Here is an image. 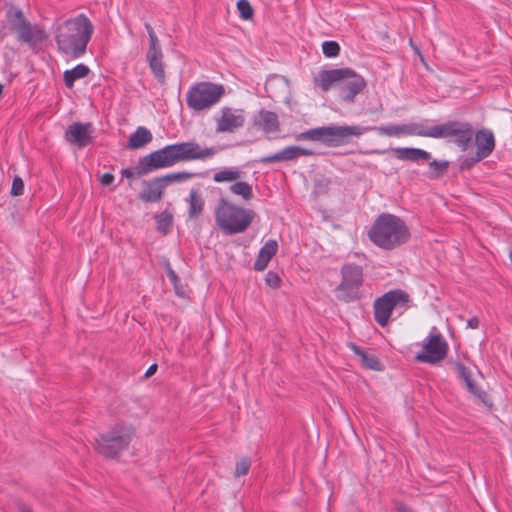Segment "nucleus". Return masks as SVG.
Listing matches in <instances>:
<instances>
[{"mask_svg":"<svg viewBox=\"0 0 512 512\" xmlns=\"http://www.w3.org/2000/svg\"><path fill=\"white\" fill-rule=\"evenodd\" d=\"M229 191L244 201H250L253 198L252 185L246 181L237 180L229 187Z\"/></svg>","mask_w":512,"mask_h":512,"instance_id":"c756f323","label":"nucleus"},{"mask_svg":"<svg viewBox=\"0 0 512 512\" xmlns=\"http://www.w3.org/2000/svg\"><path fill=\"white\" fill-rule=\"evenodd\" d=\"M215 222L225 235L245 232L255 219L252 209L244 208L231 201L221 198L215 207Z\"/></svg>","mask_w":512,"mask_h":512,"instance_id":"39448f33","label":"nucleus"},{"mask_svg":"<svg viewBox=\"0 0 512 512\" xmlns=\"http://www.w3.org/2000/svg\"><path fill=\"white\" fill-rule=\"evenodd\" d=\"M278 251V243L276 240H268L261 247L258 256L254 262V269L256 271H263L268 266L270 260L276 255Z\"/></svg>","mask_w":512,"mask_h":512,"instance_id":"4be33fe9","label":"nucleus"},{"mask_svg":"<svg viewBox=\"0 0 512 512\" xmlns=\"http://www.w3.org/2000/svg\"><path fill=\"white\" fill-rule=\"evenodd\" d=\"M397 159L402 161H429L431 154L420 148L397 147L392 149Z\"/></svg>","mask_w":512,"mask_h":512,"instance_id":"5701e85b","label":"nucleus"},{"mask_svg":"<svg viewBox=\"0 0 512 512\" xmlns=\"http://www.w3.org/2000/svg\"><path fill=\"white\" fill-rule=\"evenodd\" d=\"M251 462L248 458H242L239 462L236 463L234 476L241 477L248 473L250 469Z\"/></svg>","mask_w":512,"mask_h":512,"instance_id":"c9c22d12","label":"nucleus"},{"mask_svg":"<svg viewBox=\"0 0 512 512\" xmlns=\"http://www.w3.org/2000/svg\"><path fill=\"white\" fill-rule=\"evenodd\" d=\"M113 181H114V175L111 173H104L100 179L101 184L104 186H108V185L112 184Z\"/></svg>","mask_w":512,"mask_h":512,"instance_id":"79ce46f5","label":"nucleus"},{"mask_svg":"<svg viewBox=\"0 0 512 512\" xmlns=\"http://www.w3.org/2000/svg\"><path fill=\"white\" fill-rule=\"evenodd\" d=\"M24 193V182L19 176L13 178L11 194L13 196H20Z\"/></svg>","mask_w":512,"mask_h":512,"instance_id":"4c0bfd02","label":"nucleus"},{"mask_svg":"<svg viewBox=\"0 0 512 512\" xmlns=\"http://www.w3.org/2000/svg\"><path fill=\"white\" fill-rule=\"evenodd\" d=\"M456 371H457V374L460 377V379L464 382L468 391L471 394H473L474 396H476L477 398L484 401V399L486 397V393L484 391H482L481 389H479L476 386V384L472 381L471 370L468 367H466L464 364L457 362L456 363Z\"/></svg>","mask_w":512,"mask_h":512,"instance_id":"b1692460","label":"nucleus"},{"mask_svg":"<svg viewBox=\"0 0 512 512\" xmlns=\"http://www.w3.org/2000/svg\"><path fill=\"white\" fill-rule=\"evenodd\" d=\"M368 236L376 246L391 250L406 243L410 238V231L401 218L383 213L374 221Z\"/></svg>","mask_w":512,"mask_h":512,"instance_id":"20e7f679","label":"nucleus"},{"mask_svg":"<svg viewBox=\"0 0 512 512\" xmlns=\"http://www.w3.org/2000/svg\"><path fill=\"white\" fill-rule=\"evenodd\" d=\"M397 511L398 512H411V509L408 506L404 505V504H398L397 505Z\"/></svg>","mask_w":512,"mask_h":512,"instance_id":"de8ad7c7","label":"nucleus"},{"mask_svg":"<svg viewBox=\"0 0 512 512\" xmlns=\"http://www.w3.org/2000/svg\"><path fill=\"white\" fill-rule=\"evenodd\" d=\"M133 433L131 426L116 424L95 440V449L105 458H116L128 449Z\"/></svg>","mask_w":512,"mask_h":512,"instance_id":"6e6552de","label":"nucleus"},{"mask_svg":"<svg viewBox=\"0 0 512 512\" xmlns=\"http://www.w3.org/2000/svg\"><path fill=\"white\" fill-rule=\"evenodd\" d=\"M225 95L224 86L210 81L192 84L186 92V105L194 112L209 110Z\"/></svg>","mask_w":512,"mask_h":512,"instance_id":"0eeeda50","label":"nucleus"},{"mask_svg":"<svg viewBox=\"0 0 512 512\" xmlns=\"http://www.w3.org/2000/svg\"><path fill=\"white\" fill-rule=\"evenodd\" d=\"M372 153H377V154H381V153H383V151H380V150H375V151H372Z\"/></svg>","mask_w":512,"mask_h":512,"instance_id":"09e8293b","label":"nucleus"},{"mask_svg":"<svg viewBox=\"0 0 512 512\" xmlns=\"http://www.w3.org/2000/svg\"><path fill=\"white\" fill-rule=\"evenodd\" d=\"M189 204L188 216L190 219H197L204 209V200L197 190L192 189L187 199Z\"/></svg>","mask_w":512,"mask_h":512,"instance_id":"cd10ccee","label":"nucleus"},{"mask_svg":"<svg viewBox=\"0 0 512 512\" xmlns=\"http://www.w3.org/2000/svg\"><path fill=\"white\" fill-rule=\"evenodd\" d=\"M245 121L246 115L243 109L223 107L220 111V116L216 118V131L219 133H232L242 128Z\"/></svg>","mask_w":512,"mask_h":512,"instance_id":"4468645a","label":"nucleus"},{"mask_svg":"<svg viewBox=\"0 0 512 512\" xmlns=\"http://www.w3.org/2000/svg\"><path fill=\"white\" fill-rule=\"evenodd\" d=\"M314 86L322 92L338 88L340 98L347 102H354L356 96L366 88L365 79L352 68H337L320 70L313 78Z\"/></svg>","mask_w":512,"mask_h":512,"instance_id":"7ed1b4c3","label":"nucleus"},{"mask_svg":"<svg viewBox=\"0 0 512 512\" xmlns=\"http://www.w3.org/2000/svg\"><path fill=\"white\" fill-rule=\"evenodd\" d=\"M157 369H158L157 364L150 365L149 368L147 369L146 373H145V377L152 376L153 374L156 373Z\"/></svg>","mask_w":512,"mask_h":512,"instance_id":"49530a36","label":"nucleus"},{"mask_svg":"<svg viewBox=\"0 0 512 512\" xmlns=\"http://www.w3.org/2000/svg\"><path fill=\"white\" fill-rule=\"evenodd\" d=\"M198 174L188 171H180V172H174L167 174L165 176H161L160 180L163 181V183L166 185L174 183V182H185L188 181L194 177H196Z\"/></svg>","mask_w":512,"mask_h":512,"instance_id":"7c9ffc66","label":"nucleus"},{"mask_svg":"<svg viewBox=\"0 0 512 512\" xmlns=\"http://www.w3.org/2000/svg\"><path fill=\"white\" fill-rule=\"evenodd\" d=\"M341 281L334 292L342 302H354L361 298V288L364 284V269L355 263H345L340 269Z\"/></svg>","mask_w":512,"mask_h":512,"instance_id":"9d476101","label":"nucleus"},{"mask_svg":"<svg viewBox=\"0 0 512 512\" xmlns=\"http://www.w3.org/2000/svg\"><path fill=\"white\" fill-rule=\"evenodd\" d=\"M167 274H168L169 280L175 285L177 283V281L179 280L175 271L172 269H169Z\"/></svg>","mask_w":512,"mask_h":512,"instance_id":"a18cd8bd","label":"nucleus"},{"mask_svg":"<svg viewBox=\"0 0 512 512\" xmlns=\"http://www.w3.org/2000/svg\"><path fill=\"white\" fill-rule=\"evenodd\" d=\"M146 60L157 81L161 84L165 83V68L161 46L149 47L146 53Z\"/></svg>","mask_w":512,"mask_h":512,"instance_id":"aec40b11","label":"nucleus"},{"mask_svg":"<svg viewBox=\"0 0 512 512\" xmlns=\"http://www.w3.org/2000/svg\"><path fill=\"white\" fill-rule=\"evenodd\" d=\"M3 86L0 84V95L2 94Z\"/></svg>","mask_w":512,"mask_h":512,"instance_id":"8fccbe9b","label":"nucleus"},{"mask_svg":"<svg viewBox=\"0 0 512 512\" xmlns=\"http://www.w3.org/2000/svg\"><path fill=\"white\" fill-rule=\"evenodd\" d=\"M214 147L201 148L194 141L167 145L139 160L136 168H126L121 171L123 177L128 179L139 178L149 172L167 168L178 162L190 160H205L216 154Z\"/></svg>","mask_w":512,"mask_h":512,"instance_id":"f257e3e1","label":"nucleus"},{"mask_svg":"<svg viewBox=\"0 0 512 512\" xmlns=\"http://www.w3.org/2000/svg\"><path fill=\"white\" fill-rule=\"evenodd\" d=\"M473 139L476 145V154L478 159L489 157L495 149V137L493 132L488 128H482L474 131Z\"/></svg>","mask_w":512,"mask_h":512,"instance_id":"a211bd4d","label":"nucleus"},{"mask_svg":"<svg viewBox=\"0 0 512 512\" xmlns=\"http://www.w3.org/2000/svg\"><path fill=\"white\" fill-rule=\"evenodd\" d=\"M152 138L151 132L147 128L140 126L130 136L128 146L131 149H139L150 143Z\"/></svg>","mask_w":512,"mask_h":512,"instance_id":"bb28decb","label":"nucleus"},{"mask_svg":"<svg viewBox=\"0 0 512 512\" xmlns=\"http://www.w3.org/2000/svg\"><path fill=\"white\" fill-rule=\"evenodd\" d=\"M410 301L407 292L401 289H394L386 292L375 299L373 303L374 319L381 326L385 327L390 321L394 309H405Z\"/></svg>","mask_w":512,"mask_h":512,"instance_id":"9b49d317","label":"nucleus"},{"mask_svg":"<svg viewBox=\"0 0 512 512\" xmlns=\"http://www.w3.org/2000/svg\"><path fill=\"white\" fill-rule=\"evenodd\" d=\"M315 153L311 149L300 146H288L281 151L262 157L259 162L262 164H270L274 162L293 161L301 156H313Z\"/></svg>","mask_w":512,"mask_h":512,"instance_id":"f3484780","label":"nucleus"},{"mask_svg":"<svg viewBox=\"0 0 512 512\" xmlns=\"http://www.w3.org/2000/svg\"><path fill=\"white\" fill-rule=\"evenodd\" d=\"M482 159H478L477 158V154L475 153L474 155L470 156V157H466L462 162H461V169H469L471 168L474 164L480 162Z\"/></svg>","mask_w":512,"mask_h":512,"instance_id":"a19ab883","label":"nucleus"},{"mask_svg":"<svg viewBox=\"0 0 512 512\" xmlns=\"http://www.w3.org/2000/svg\"><path fill=\"white\" fill-rule=\"evenodd\" d=\"M474 129L466 121H448L427 128V137L435 139H448L461 151H467L472 143Z\"/></svg>","mask_w":512,"mask_h":512,"instance_id":"1a4fd4ad","label":"nucleus"},{"mask_svg":"<svg viewBox=\"0 0 512 512\" xmlns=\"http://www.w3.org/2000/svg\"><path fill=\"white\" fill-rule=\"evenodd\" d=\"M145 28L149 36V47L160 45L159 39L152 26L149 23H145Z\"/></svg>","mask_w":512,"mask_h":512,"instance_id":"58836bf2","label":"nucleus"},{"mask_svg":"<svg viewBox=\"0 0 512 512\" xmlns=\"http://www.w3.org/2000/svg\"><path fill=\"white\" fill-rule=\"evenodd\" d=\"M348 346L354 352V354L359 357L363 367L375 371H379L382 369L381 363L379 362L375 355L367 353L355 343H350Z\"/></svg>","mask_w":512,"mask_h":512,"instance_id":"393cba45","label":"nucleus"},{"mask_svg":"<svg viewBox=\"0 0 512 512\" xmlns=\"http://www.w3.org/2000/svg\"><path fill=\"white\" fill-rule=\"evenodd\" d=\"M480 325L478 317H472L467 321V326L471 329H477Z\"/></svg>","mask_w":512,"mask_h":512,"instance_id":"37998d69","label":"nucleus"},{"mask_svg":"<svg viewBox=\"0 0 512 512\" xmlns=\"http://www.w3.org/2000/svg\"><path fill=\"white\" fill-rule=\"evenodd\" d=\"M253 127L265 134L276 133L280 130V123L275 112L261 109L253 118Z\"/></svg>","mask_w":512,"mask_h":512,"instance_id":"6ab92c4d","label":"nucleus"},{"mask_svg":"<svg viewBox=\"0 0 512 512\" xmlns=\"http://www.w3.org/2000/svg\"><path fill=\"white\" fill-rule=\"evenodd\" d=\"M145 28L149 36V47L160 45L159 39L152 26L149 23H145Z\"/></svg>","mask_w":512,"mask_h":512,"instance_id":"ea45409f","label":"nucleus"},{"mask_svg":"<svg viewBox=\"0 0 512 512\" xmlns=\"http://www.w3.org/2000/svg\"><path fill=\"white\" fill-rule=\"evenodd\" d=\"M165 187L160 177L154 178L146 183L145 188L139 194V199L146 203L159 202L164 195Z\"/></svg>","mask_w":512,"mask_h":512,"instance_id":"412c9836","label":"nucleus"},{"mask_svg":"<svg viewBox=\"0 0 512 512\" xmlns=\"http://www.w3.org/2000/svg\"><path fill=\"white\" fill-rule=\"evenodd\" d=\"M93 131V125L90 122H74L68 126L65 139L78 148H84L92 142Z\"/></svg>","mask_w":512,"mask_h":512,"instance_id":"2eb2a0df","label":"nucleus"},{"mask_svg":"<svg viewBox=\"0 0 512 512\" xmlns=\"http://www.w3.org/2000/svg\"><path fill=\"white\" fill-rule=\"evenodd\" d=\"M173 217L169 213H162L156 218L157 230L163 234H167L172 226Z\"/></svg>","mask_w":512,"mask_h":512,"instance_id":"473e14b6","label":"nucleus"},{"mask_svg":"<svg viewBox=\"0 0 512 512\" xmlns=\"http://www.w3.org/2000/svg\"><path fill=\"white\" fill-rule=\"evenodd\" d=\"M94 33V26L85 14L57 21L54 25V39L58 51L67 57H82Z\"/></svg>","mask_w":512,"mask_h":512,"instance_id":"f03ea898","label":"nucleus"},{"mask_svg":"<svg viewBox=\"0 0 512 512\" xmlns=\"http://www.w3.org/2000/svg\"><path fill=\"white\" fill-rule=\"evenodd\" d=\"M237 9L240 17L244 20H248L253 16V8L248 0H238Z\"/></svg>","mask_w":512,"mask_h":512,"instance_id":"f704fd0d","label":"nucleus"},{"mask_svg":"<svg viewBox=\"0 0 512 512\" xmlns=\"http://www.w3.org/2000/svg\"><path fill=\"white\" fill-rule=\"evenodd\" d=\"M449 163L443 160H433L429 163L428 177L437 179L441 177L448 169Z\"/></svg>","mask_w":512,"mask_h":512,"instance_id":"2f4dec72","label":"nucleus"},{"mask_svg":"<svg viewBox=\"0 0 512 512\" xmlns=\"http://www.w3.org/2000/svg\"><path fill=\"white\" fill-rule=\"evenodd\" d=\"M243 176V172L238 167H231L222 169L213 175V180L217 183L222 182H233L240 180Z\"/></svg>","mask_w":512,"mask_h":512,"instance_id":"c85d7f7f","label":"nucleus"},{"mask_svg":"<svg viewBox=\"0 0 512 512\" xmlns=\"http://www.w3.org/2000/svg\"><path fill=\"white\" fill-rule=\"evenodd\" d=\"M265 283L267 286L276 289L279 288L281 284V278L279 275L274 271H268L265 275Z\"/></svg>","mask_w":512,"mask_h":512,"instance_id":"e433bc0d","label":"nucleus"},{"mask_svg":"<svg viewBox=\"0 0 512 512\" xmlns=\"http://www.w3.org/2000/svg\"><path fill=\"white\" fill-rule=\"evenodd\" d=\"M16 506L20 512H32L31 507L21 501H17Z\"/></svg>","mask_w":512,"mask_h":512,"instance_id":"c03bdc74","label":"nucleus"},{"mask_svg":"<svg viewBox=\"0 0 512 512\" xmlns=\"http://www.w3.org/2000/svg\"><path fill=\"white\" fill-rule=\"evenodd\" d=\"M90 73V69L85 64H78L70 70H66L63 73V80L65 86L71 89L74 86L75 81L85 78Z\"/></svg>","mask_w":512,"mask_h":512,"instance_id":"a878e982","label":"nucleus"},{"mask_svg":"<svg viewBox=\"0 0 512 512\" xmlns=\"http://www.w3.org/2000/svg\"><path fill=\"white\" fill-rule=\"evenodd\" d=\"M448 351L447 341L434 327L424 339L422 350L415 356V359L421 363L435 365L446 358Z\"/></svg>","mask_w":512,"mask_h":512,"instance_id":"f8f14e48","label":"nucleus"},{"mask_svg":"<svg viewBox=\"0 0 512 512\" xmlns=\"http://www.w3.org/2000/svg\"><path fill=\"white\" fill-rule=\"evenodd\" d=\"M371 127L360 125H331L307 130L296 135V140L321 141L329 147H337L347 143L349 137H360Z\"/></svg>","mask_w":512,"mask_h":512,"instance_id":"423d86ee","label":"nucleus"},{"mask_svg":"<svg viewBox=\"0 0 512 512\" xmlns=\"http://www.w3.org/2000/svg\"><path fill=\"white\" fill-rule=\"evenodd\" d=\"M379 134L389 137L421 136L427 137V127L421 123L391 124L376 128Z\"/></svg>","mask_w":512,"mask_h":512,"instance_id":"dca6fc26","label":"nucleus"},{"mask_svg":"<svg viewBox=\"0 0 512 512\" xmlns=\"http://www.w3.org/2000/svg\"><path fill=\"white\" fill-rule=\"evenodd\" d=\"M322 52L328 57H336L340 53V46L336 41H325L322 44Z\"/></svg>","mask_w":512,"mask_h":512,"instance_id":"72a5a7b5","label":"nucleus"},{"mask_svg":"<svg viewBox=\"0 0 512 512\" xmlns=\"http://www.w3.org/2000/svg\"><path fill=\"white\" fill-rule=\"evenodd\" d=\"M15 17L19 20L15 26L18 32L19 40L29 44L30 46H36L47 39L48 35L46 31L39 25L30 24L25 18L21 10L15 12Z\"/></svg>","mask_w":512,"mask_h":512,"instance_id":"ddd939ff","label":"nucleus"}]
</instances>
